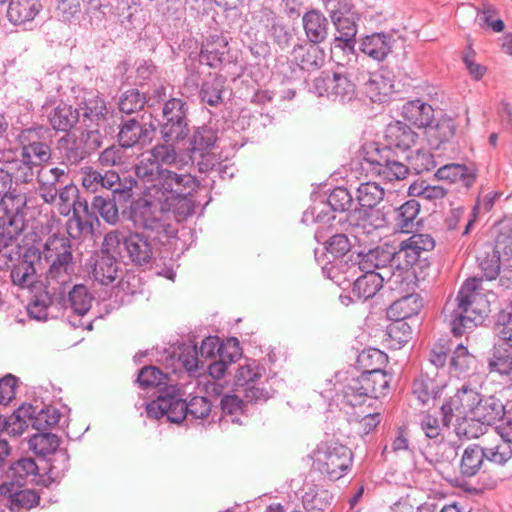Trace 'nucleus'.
I'll list each match as a JSON object with an SVG mask.
<instances>
[{
  "label": "nucleus",
  "mask_w": 512,
  "mask_h": 512,
  "mask_svg": "<svg viewBox=\"0 0 512 512\" xmlns=\"http://www.w3.org/2000/svg\"><path fill=\"white\" fill-rule=\"evenodd\" d=\"M36 137L35 131L24 130L19 135V141L22 144L21 156L24 161L38 166L50 159L51 150L46 143L37 141Z\"/></svg>",
  "instance_id": "12"
},
{
  "label": "nucleus",
  "mask_w": 512,
  "mask_h": 512,
  "mask_svg": "<svg viewBox=\"0 0 512 512\" xmlns=\"http://www.w3.org/2000/svg\"><path fill=\"white\" fill-rule=\"evenodd\" d=\"M79 190L75 185H66L59 194V201L56 205L57 211L62 216H68L75 206Z\"/></svg>",
  "instance_id": "59"
},
{
  "label": "nucleus",
  "mask_w": 512,
  "mask_h": 512,
  "mask_svg": "<svg viewBox=\"0 0 512 512\" xmlns=\"http://www.w3.org/2000/svg\"><path fill=\"white\" fill-rule=\"evenodd\" d=\"M167 375L153 366L144 367L138 375V383L143 388L166 385Z\"/></svg>",
  "instance_id": "57"
},
{
  "label": "nucleus",
  "mask_w": 512,
  "mask_h": 512,
  "mask_svg": "<svg viewBox=\"0 0 512 512\" xmlns=\"http://www.w3.org/2000/svg\"><path fill=\"white\" fill-rule=\"evenodd\" d=\"M33 412V406L24 405L14 412L8 419H2L1 430H4L8 435L19 436L25 432L28 427V422L25 418L30 420Z\"/></svg>",
  "instance_id": "31"
},
{
  "label": "nucleus",
  "mask_w": 512,
  "mask_h": 512,
  "mask_svg": "<svg viewBox=\"0 0 512 512\" xmlns=\"http://www.w3.org/2000/svg\"><path fill=\"white\" fill-rule=\"evenodd\" d=\"M188 132L186 120L177 123H164L161 127V135L166 142H179L186 138Z\"/></svg>",
  "instance_id": "63"
},
{
  "label": "nucleus",
  "mask_w": 512,
  "mask_h": 512,
  "mask_svg": "<svg viewBox=\"0 0 512 512\" xmlns=\"http://www.w3.org/2000/svg\"><path fill=\"white\" fill-rule=\"evenodd\" d=\"M435 247L434 239L428 234H414L401 242L395 257L403 261L406 267L415 265L422 253L431 251Z\"/></svg>",
  "instance_id": "9"
},
{
  "label": "nucleus",
  "mask_w": 512,
  "mask_h": 512,
  "mask_svg": "<svg viewBox=\"0 0 512 512\" xmlns=\"http://www.w3.org/2000/svg\"><path fill=\"white\" fill-rule=\"evenodd\" d=\"M163 170L150 155L143 158L135 167L137 177L147 182H153V187H158L160 174Z\"/></svg>",
  "instance_id": "52"
},
{
  "label": "nucleus",
  "mask_w": 512,
  "mask_h": 512,
  "mask_svg": "<svg viewBox=\"0 0 512 512\" xmlns=\"http://www.w3.org/2000/svg\"><path fill=\"white\" fill-rule=\"evenodd\" d=\"M490 312V301L480 289L475 278L464 282L455 298H449L443 308V315L453 335L462 336L467 329L481 324Z\"/></svg>",
  "instance_id": "1"
},
{
  "label": "nucleus",
  "mask_w": 512,
  "mask_h": 512,
  "mask_svg": "<svg viewBox=\"0 0 512 512\" xmlns=\"http://www.w3.org/2000/svg\"><path fill=\"white\" fill-rule=\"evenodd\" d=\"M305 34L312 44L323 42L328 34V20L318 10L311 9L302 17Z\"/></svg>",
  "instance_id": "23"
},
{
  "label": "nucleus",
  "mask_w": 512,
  "mask_h": 512,
  "mask_svg": "<svg viewBox=\"0 0 512 512\" xmlns=\"http://www.w3.org/2000/svg\"><path fill=\"white\" fill-rule=\"evenodd\" d=\"M485 460V454L483 447L478 445H469L465 448L461 462L460 471L466 477H472L476 475L482 467Z\"/></svg>",
  "instance_id": "32"
},
{
  "label": "nucleus",
  "mask_w": 512,
  "mask_h": 512,
  "mask_svg": "<svg viewBox=\"0 0 512 512\" xmlns=\"http://www.w3.org/2000/svg\"><path fill=\"white\" fill-rule=\"evenodd\" d=\"M488 365L491 374L499 376L504 384L512 387V347L496 344Z\"/></svg>",
  "instance_id": "16"
},
{
  "label": "nucleus",
  "mask_w": 512,
  "mask_h": 512,
  "mask_svg": "<svg viewBox=\"0 0 512 512\" xmlns=\"http://www.w3.org/2000/svg\"><path fill=\"white\" fill-rule=\"evenodd\" d=\"M480 393L471 385H463L448 397L441 406L443 424L449 425L453 418L473 415L480 403Z\"/></svg>",
  "instance_id": "6"
},
{
  "label": "nucleus",
  "mask_w": 512,
  "mask_h": 512,
  "mask_svg": "<svg viewBox=\"0 0 512 512\" xmlns=\"http://www.w3.org/2000/svg\"><path fill=\"white\" fill-rule=\"evenodd\" d=\"M475 363L474 356L468 351L467 347L459 344L451 358V366L457 372L463 373L468 371L471 366Z\"/></svg>",
  "instance_id": "64"
},
{
  "label": "nucleus",
  "mask_w": 512,
  "mask_h": 512,
  "mask_svg": "<svg viewBox=\"0 0 512 512\" xmlns=\"http://www.w3.org/2000/svg\"><path fill=\"white\" fill-rule=\"evenodd\" d=\"M483 449L485 459L496 466H505L512 460V447L502 439L495 438Z\"/></svg>",
  "instance_id": "35"
},
{
  "label": "nucleus",
  "mask_w": 512,
  "mask_h": 512,
  "mask_svg": "<svg viewBox=\"0 0 512 512\" xmlns=\"http://www.w3.org/2000/svg\"><path fill=\"white\" fill-rule=\"evenodd\" d=\"M92 208L98 211L101 217L108 223L113 224L118 220V208L111 199L95 196L92 201Z\"/></svg>",
  "instance_id": "62"
},
{
  "label": "nucleus",
  "mask_w": 512,
  "mask_h": 512,
  "mask_svg": "<svg viewBox=\"0 0 512 512\" xmlns=\"http://www.w3.org/2000/svg\"><path fill=\"white\" fill-rule=\"evenodd\" d=\"M149 155L157 162V164L161 167V165H176L179 166L182 163L181 160L177 159V154L172 145L169 144H158L154 146Z\"/></svg>",
  "instance_id": "58"
},
{
  "label": "nucleus",
  "mask_w": 512,
  "mask_h": 512,
  "mask_svg": "<svg viewBox=\"0 0 512 512\" xmlns=\"http://www.w3.org/2000/svg\"><path fill=\"white\" fill-rule=\"evenodd\" d=\"M422 307L421 297L411 293L394 301L387 309V316L392 321L401 322L417 315Z\"/></svg>",
  "instance_id": "21"
},
{
  "label": "nucleus",
  "mask_w": 512,
  "mask_h": 512,
  "mask_svg": "<svg viewBox=\"0 0 512 512\" xmlns=\"http://www.w3.org/2000/svg\"><path fill=\"white\" fill-rule=\"evenodd\" d=\"M394 38L391 34L373 33L365 36L360 43V50L375 61H383L392 52Z\"/></svg>",
  "instance_id": "15"
},
{
  "label": "nucleus",
  "mask_w": 512,
  "mask_h": 512,
  "mask_svg": "<svg viewBox=\"0 0 512 512\" xmlns=\"http://www.w3.org/2000/svg\"><path fill=\"white\" fill-rule=\"evenodd\" d=\"M5 4L6 18L16 26L33 21L42 9L40 0H0V5Z\"/></svg>",
  "instance_id": "11"
},
{
  "label": "nucleus",
  "mask_w": 512,
  "mask_h": 512,
  "mask_svg": "<svg viewBox=\"0 0 512 512\" xmlns=\"http://www.w3.org/2000/svg\"><path fill=\"white\" fill-rule=\"evenodd\" d=\"M216 139V134L212 129L206 127L198 128L190 140L189 151L191 154L198 153L200 156H203L214 146Z\"/></svg>",
  "instance_id": "42"
},
{
  "label": "nucleus",
  "mask_w": 512,
  "mask_h": 512,
  "mask_svg": "<svg viewBox=\"0 0 512 512\" xmlns=\"http://www.w3.org/2000/svg\"><path fill=\"white\" fill-rule=\"evenodd\" d=\"M262 377L261 369L256 364H244L238 367L234 382L237 387L245 388L253 383H257Z\"/></svg>",
  "instance_id": "55"
},
{
  "label": "nucleus",
  "mask_w": 512,
  "mask_h": 512,
  "mask_svg": "<svg viewBox=\"0 0 512 512\" xmlns=\"http://www.w3.org/2000/svg\"><path fill=\"white\" fill-rule=\"evenodd\" d=\"M495 333L506 347H512V311H500L495 322Z\"/></svg>",
  "instance_id": "53"
},
{
  "label": "nucleus",
  "mask_w": 512,
  "mask_h": 512,
  "mask_svg": "<svg viewBox=\"0 0 512 512\" xmlns=\"http://www.w3.org/2000/svg\"><path fill=\"white\" fill-rule=\"evenodd\" d=\"M197 180L191 174H177L168 169L160 174L158 187L171 196L188 195L197 187Z\"/></svg>",
  "instance_id": "14"
},
{
  "label": "nucleus",
  "mask_w": 512,
  "mask_h": 512,
  "mask_svg": "<svg viewBox=\"0 0 512 512\" xmlns=\"http://www.w3.org/2000/svg\"><path fill=\"white\" fill-rule=\"evenodd\" d=\"M435 176L439 180L450 181L451 183L461 182L465 187H470L475 181V173L462 164H447L440 167Z\"/></svg>",
  "instance_id": "28"
},
{
  "label": "nucleus",
  "mask_w": 512,
  "mask_h": 512,
  "mask_svg": "<svg viewBox=\"0 0 512 512\" xmlns=\"http://www.w3.org/2000/svg\"><path fill=\"white\" fill-rule=\"evenodd\" d=\"M148 129H144L136 120L132 119L123 124L119 134V143L122 147H132L146 136Z\"/></svg>",
  "instance_id": "46"
},
{
  "label": "nucleus",
  "mask_w": 512,
  "mask_h": 512,
  "mask_svg": "<svg viewBox=\"0 0 512 512\" xmlns=\"http://www.w3.org/2000/svg\"><path fill=\"white\" fill-rule=\"evenodd\" d=\"M384 198V189L375 182L362 183L357 189V200L362 208L376 207Z\"/></svg>",
  "instance_id": "39"
},
{
  "label": "nucleus",
  "mask_w": 512,
  "mask_h": 512,
  "mask_svg": "<svg viewBox=\"0 0 512 512\" xmlns=\"http://www.w3.org/2000/svg\"><path fill=\"white\" fill-rule=\"evenodd\" d=\"M420 211V205L409 200L405 202L397 211L396 224L402 232H410L414 227V221Z\"/></svg>",
  "instance_id": "45"
},
{
  "label": "nucleus",
  "mask_w": 512,
  "mask_h": 512,
  "mask_svg": "<svg viewBox=\"0 0 512 512\" xmlns=\"http://www.w3.org/2000/svg\"><path fill=\"white\" fill-rule=\"evenodd\" d=\"M124 249L130 262L136 266L149 264L153 258L150 240L140 233H132L125 237Z\"/></svg>",
  "instance_id": "13"
},
{
  "label": "nucleus",
  "mask_w": 512,
  "mask_h": 512,
  "mask_svg": "<svg viewBox=\"0 0 512 512\" xmlns=\"http://www.w3.org/2000/svg\"><path fill=\"white\" fill-rule=\"evenodd\" d=\"M350 14V9L346 4L334 3V8L330 11V19L338 32L335 37L336 41L347 44L355 37L357 27Z\"/></svg>",
  "instance_id": "17"
},
{
  "label": "nucleus",
  "mask_w": 512,
  "mask_h": 512,
  "mask_svg": "<svg viewBox=\"0 0 512 512\" xmlns=\"http://www.w3.org/2000/svg\"><path fill=\"white\" fill-rule=\"evenodd\" d=\"M363 159L374 166V170L379 175V171L387 163L389 158L394 153L390 147L379 148L374 143L366 144L363 146Z\"/></svg>",
  "instance_id": "43"
},
{
  "label": "nucleus",
  "mask_w": 512,
  "mask_h": 512,
  "mask_svg": "<svg viewBox=\"0 0 512 512\" xmlns=\"http://www.w3.org/2000/svg\"><path fill=\"white\" fill-rule=\"evenodd\" d=\"M455 433L467 440L478 439L487 434L489 427L473 415L455 418Z\"/></svg>",
  "instance_id": "30"
},
{
  "label": "nucleus",
  "mask_w": 512,
  "mask_h": 512,
  "mask_svg": "<svg viewBox=\"0 0 512 512\" xmlns=\"http://www.w3.org/2000/svg\"><path fill=\"white\" fill-rule=\"evenodd\" d=\"M12 282L22 288L30 287L36 279V270L27 260L19 261L11 271Z\"/></svg>",
  "instance_id": "49"
},
{
  "label": "nucleus",
  "mask_w": 512,
  "mask_h": 512,
  "mask_svg": "<svg viewBox=\"0 0 512 512\" xmlns=\"http://www.w3.org/2000/svg\"><path fill=\"white\" fill-rule=\"evenodd\" d=\"M394 81L390 75L374 72L364 85L366 96L375 103L387 101L394 92Z\"/></svg>",
  "instance_id": "18"
},
{
  "label": "nucleus",
  "mask_w": 512,
  "mask_h": 512,
  "mask_svg": "<svg viewBox=\"0 0 512 512\" xmlns=\"http://www.w3.org/2000/svg\"><path fill=\"white\" fill-rule=\"evenodd\" d=\"M391 376L382 371L362 373L352 379L344 391V401L351 407L362 405L367 398H380L385 396L390 387Z\"/></svg>",
  "instance_id": "4"
},
{
  "label": "nucleus",
  "mask_w": 512,
  "mask_h": 512,
  "mask_svg": "<svg viewBox=\"0 0 512 512\" xmlns=\"http://www.w3.org/2000/svg\"><path fill=\"white\" fill-rule=\"evenodd\" d=\"M225 78L221 75H209L203 82L201 88V98L210 106H216L222 101Z\"/></svg>",
  "instance_id": "37"
},
{
  "label": "nucleus",
  "mask_w": 512,
  "mask_h": 512,
  "mask_svg": "<svg viewBox=\"0 0 512 512\" xmlns=\"http://www.w3.org/2000/svg\"><path fill=\"white\" fill-rule=\"evenodd\" d=\"M162 210L172 211L175 219L181 222L192 214L193 206L187 195L171 196V198L165 199Z\"/></svg>",
  "instance_id": "48"
},
{
  "label": "nucleus",
  "mask_w": 512,
  "mask_h": 512,
  "mask_svg": "<svg viewBox=\"0 0 512 512\" xmlns=\"http://www.w3.org/2000/svg\"><path fill=\"white\" fill-rule=\"evenodd\" d=\"M60 420V414L56 408L48 406L35 412L33 408L30 416L31 425L36 430H45L55 426Z\"/></svg>",
  "instance_id": "51"
},
{
  "label": "nucleus",
  "mask_w": 512,
  "mask_h": 512,
  "mask_svg": "<svg viewBox=\"0 0 512 512\" xmlns=\"http://www.w3.org/2000/svg\"><path fill=\"white\" fill-rule=\"evenodd\" d=\"M116 10L118 22L129 29L139 21V15L142 12L138 0H122Z\"/></svg>",
  "instance_id": "44"
},
{
  "label": "nucleus",
  "mask_w": 512,
  "mask_h": 512,
  "mask_svg": "<svg viewBox=\"0 0 512 512\" xmlns=\"http://www.w3.org/2000/svg\"><path fill=\"white\" fill-rule=\"evenodd\" d=\"M316 469L330 480H338L345 475L352 464L351 450L338 441L321 442L312 453Z\"/></svg>",
  "instance_id": "3"
},
{
  "label": "nucleus",
  "mask_w": 512,
  "mask_h": 512,
  "mask_svg": "<svg viewBox=\"0 0 512 512\" xmlns=\"http://www.w3.org/2000/svg\"><path fill=\"white\" fill-rule=\"evenodd\" d=\"M94 216L73 215L68 221L67 231L72 238L93 233Z\"/></svg>",
  "instance_id": "56"
},
{
  "label": "nucleus",
  "mask_w": 512,
  "mask_h": 512,
  "mask_svg": "<svg viewBox=\"0 0 512 512\" xmlns=\"http://www.w3.org/2000/svg\"><path fill=\"white\" fill-rule=\"evenodd\" d=\"M80 109L82 110L84 120L92 122L100 121L107 113L104 100L97 95H90L88 98H85Z\"/></svg>",
  "instance_id": "50"
},
{
  "label": "nucleus",
  "mask_w": 512,
  "mask_h": 512,
  "mask_svg": "<svg viewBox=\"0 0 512 512\" xmlns=\"http://www.w3.org/2000/svg\"><path fill=\"white\" fill-rule=\"evenodd\" d=\"M504 416L505 406L499 399L493 396L483 398L482 395H480V403L477 404L473 417L489 427L503 419Z\"/></svg>",
  "instance_id": "25"
},
{
  "label": "nucleus",
  "mask_w": 512,
  "mask_h": 512,
  "mask_svg": "<svg viewBox=\"0 0 512 512\" xmlns=\"http://www.w3.org/2000/svg\"><path fill=\"white\" fill-rule=\"evenodd\" d=\"M79 113L72 106L59 105L50 118L51 125L58 131H69L78 121Z\"/></svg>",
  "instance_id": "40"
},
{
  "label": "nucleus",
  "mask_w": 512,
  "mask_h": 512,
  "mask_svg": "<svg viewBox=\"0 0 512 512\" xmlns=\"http://www.w3.org/2000/svg\"><path fill=\"white\" fill-rule=\"evenodd\" d=\"M387 361V355L384 352L374 348L363 351L358 357V363L364 370L363 373L382 371V367L385 366Z\"/></svg>",
  "instance_id": "47"
},
{
  "label": "nucleus",
  "mask_w": 512,
  "mask_h": 512,
  "mask_svg": "<svg viewBox=\"0 0 512 512\" xmlns=\"http://www.w3.org/2000/svg\"><path fill=\"white\" fill-rule=\"evenodd\" d=\"M145 101V96L138 90H128L120 99L119 109L126 114H131L141 110L144 107Z\"/></svg>",
  "instance_id": "60"
},
{
  "label": "nucleus",
  "mask_w": 512,
  "mask_h": 512,
  "mask_svg": "<svg viewBox=\"0 0 512 512\" xmlns=\"http://www.w3.org/2000/svg\"><path fill=\"white\" fill-rule=\"evenodd\" d=\"M409 173L408 167L395 159L394 153L389 158L387 163L379 171V175L388 181L402 180L406 178Z\"/></svg>",
  "instance_id": "61"
},
{
  "label": "nucleus",
  "mask_w": 512,
  "mask_h": 512,
  "mask_svg": "<svg viewBox=\"0 0 512 512\" xmlns=\"http://www.w3.org/2000/svg\"><path fill=\"white\" fill-rule=\"evenodd\" d=\"M332 494L322 488L313 487L305 492L303 496V504L309 512H324L332 504Z\"/></svg>",
  "instance_id": "34"
},
{
  "label": "nucleus",
  "mask_w": 512,
  "mask_h": 512,
  "mask_svg": "<svg viewBox=\"0 0 512 512\" xmlns=\"http://www.w3.org/2000/svg\"><path fill=\"white\" fill-rule=\"evenodd\" d=\"M445 386L444 373H440L437 369H431L414 381L412 393L420 403L426 404L434 400Z\"/></svg>",
  "instance_id": "10"
},
{
  "label": "nucleus",
  "mask_w": 512,
  "mask_h": 512,
  "mask_svg": "<svg viewBox=\"0 0 512 512\" xmlns=\"http://www.w3.org/2000/svg\"><path fill=\"white\" fill-rule=\"evenodd\" d=\"M28 210L27 194L17 189L10 190L0 198L2 212L0 224V252L8 247L25 228Z\"/></svg>",
  "instance_id": "2"
},
{
  "label": "nucleus",
  "mask_w": 512,
  "mask_h": 512,
  "mask_svg": "<svg viewBox=\"0 0 512 512\" xmlns=\"http://www.w3.org/2000/svg\"><path fill=\"white\" fill-rule=\"evenodd\" d=\"M2 495L8 496V506L12 511L29 510L39 504L40 496L31 489H14L13 484H3L0 487Z\"/></svg>",
  "instance_id": "22"
},
{
  "label": "nucleus",
  "mask_w": 512,
  "mask_h": 512,
  "mask_svg": "<svg viewBox=\"0 0 512 512\" xmlns=\"http://www.w3.org/2000/svg\"><path fill=\"white\" fill-rule=\"evenodd\" d=\"M387 261H390V254L379 249L371 250L361 258L359 265L365 274L355 280L352 289L353 296L358 300H367L377 294L383 286L384 279L374 269L380 268Z\"/></svg>",
  "instance_id": "5"
},
{
  "label": "nucleus",
  "mask_w": 512,
  "mask_h": 512,
  "mask_svg": "<svg viewBox=\"0 0 512 512\" xmlns=\"http://www.w3.org/2000/svg\"><path fill=\"white\" fill-rule=\"evenodd\" d=\"M408 194L412 197L436 203L444 199L448 191L441 185H430L424 180H418L409 186Z\"/></svg>",
  "instance_id": "33"
},
{
  "label": "nucleus",
  "mask_w": 512,
  "mask_h": 512,
  "mask_svg": "<svg viewBox=\"0 0 512 512\" xmlns=\"http://www.w3.org/2000/svg\"><path fill=\"white\" fill-rule=\"evenodd\" d=\"M69 301L76 313L84 315L91 308L92 296L84 285H76L69 293Z\"/></svg>",
  "instance_id": "54"
},
{
  "label": "nucleus",
  "mask_w": 512,
  "mask_h": 512,
  "mask_svg": "<svg viewBox=\"0 0 512 512\" xmlns=\"http://www.w3.org/2000/svg\"><path fill=\"white\" fill-rule=\"evenodd\" d=\"M402 117L418 128H427L434 119V110L430 104L419 99L406 102L401 110Z\"/></svg>",
  "instance_id": "20"
},
{
  "label": "nucleus",
  "mask_w": 512,
  "mask_h": 512,
  "mask_svg": "<svg viewBox=\"0 0 512 512\" xmlns=\"http://www.w3.org/2000/svg\"><path fill=\"white\" fill-rule=\"evenodd\" d=\"M43 256L51 263L48 272L50 278L56 279L67 274L73 258L70 240L58 235L49 237L44 245Z\"/></svg>",
  "instance_id": "7"
},
{
  "label": "nucleus",
  "mask_w": 512,
  "mask_h": 512,
  "mask_svg": "<svg viewBox=\"0 0 512 512\" xmlns=\"http://www.w3.org/2000/svg\"><path fill=\"white\" fill-rule=\"evenodd\" d=\"M29 449L35 454L46 456L57 451L60 440L57 435L52 433H39L29 439Z\"/></svg>",
  "instance_id": "41"
},
{
  "label": "nucleus",
  "mask_w": 512,
  "mask_h": 512,
  "mask_svg": "<svg viewBox=\"0 0 512 512\" xmlns=\"http://www.w3.org/2000/svg\"><path fill=\"white\" fill-rule=\"evenodd\" d=\"M296 63L303 70H316L325 62L324 51L317 44L298 46L293 50Z\"/></svg>",
  "instance_id": "27"
},
{
  "label": "nucleus",
  "mask_w": 512,
  "mask_h": 512,
  "mask_svg": "<svg viewBox=\"0 0 512 512\" xmlns=\"http://www.w3.org/2000/svg\"><path fill=\"white\" fill-rule=\"evenodd\" d=\"M314 89L319 97L332 101H350L354 98L356 87L347 76L339 73L321 75L314 81Z\"/></svg>",
  "instance_id": "8"
},
{
  "label": "nucleus",
  "mask_w": 512,
  "mask_h": 512,
  "mask_svg": "<svg viewBox=\"0 0 512 512\" xmlns=\"http://www.w3.org/2000/svg\"><path fill=\"white\" fill-rule=\"evenodd\" d=\"M385 139L389 146L408 150L416 145L418 134L407 124L395 121L386 127Z\"/></svg>",
  "instance_id": "19"
},
{
  "label": "nucleus",
  "mask_w": 512,
  "mask_h": 512,
  "mask_svg": "<svg viewBox=\"0 0 512 512\" xmlns=\"http://www.w3.org/2000/svg\"><path fill=\"white\" fill-rule=\"evenodd\" d=\"M349 219L354 226L361 228L367 234H371L386 224L384 215L380 211L372 209L355 210Z\"/></svg>",
  "instance_id": "29"
},
{
  "label": "nucleus",
  "mask_w": 512,
  "mask_h": 512,
  "mask_svg": "<svg viewBox=\"0 0 512 512\" xmlns=\"http://www.w3.org/2000/svg\"><path fill=\"white\" fill-rule=\"evenodd\" d=\"M117 272L116 258L101 255L94 263L92 274L96 281L108 285L116 279Z\"/></svg>",
  "instance_id": "38"
},
{
  "label": "nucleus",
  "mask_w": 512,
  "mask_h": 512,
  "mask_svg": "<svg viewBox=\"0 0 512 512\" xmlns=\"http://www.w3.org/2000/svg\"><path fill=\"white\" fill-rule=\"evenodd\" d=\"M15 153L12 150L0 151V163L4 162L7 170L11 171V178L16 182L30 183L34 178L33 167L28 161L14 160Z\"/></svg>",
  "instance_id": "26"
},
{
  "label": "nucleus",
  "mask_w": 512,
  "mask_h": 512,
  "mask_svg": "<svg viewBox=\"0 0 512 512\" xmlns=\"http://www.w3.org/2000/svg\"><path fill=\"white\" fill-rule=\"evenodd\" d=\"M228 53V41L222 35H212L202 44L200 57L210 67L222 64Z\"/></svg>",
  "instance_id": "24"
},
{
  "label": "nucleus",
  "mask_w": 512,
  "mask_h": 512,
  "mask_svg": "<svg viewBox=\"0 0 512 512\" xmlns=\"http://www.w3.org/2000/svg\"><path fill=\"white\" fill-rule=\"evenodd\" d=\"M426 134L429 141L436 146L449 141L456 133V125L452 118L442 117L440 118L435 126L427 127Z\"/></svg>",
  "instance_id": "36"
}]
</instances>
